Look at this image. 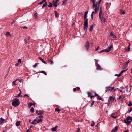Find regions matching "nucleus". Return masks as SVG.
I'll return each mask as SVG.
<instances>
[{"instance_id": "nucleus-1", "label": "nucleus", "mask_w": 132, "mask_h": 132, "mask_svg": "<svg viewBox=\"0 0 132 132\" xmlns=\"http://www.w3.org/2000/svg\"><path fill=\"white\" fill-rule=\"evenodd\" d=\"M90 1L92 2L93 5L92 8L94 9V10L95 13H97L98 12L99 9V6H98V2H95V0H90Z\"/></svg>"}, {"instance_id": "nucleus-2", "label": "nucleus", "mask_w": 132, "mask_h": 132, "mask_svg": "<svg viewBox=\"0 0 132 132\" xmlns=\"http://www.w3.org/2000/svg\"><path fill=\"white\" fill-rule=\"evenodd\" d=\"M102 9L101 7H100L99 9V18L102 22L105 23L107 21L105 18L104 16H102Z\"/></svg>"}, {"instance_id": "nucleus-3", "label": "nucleus", "mask_w": 132, "mask_h": 132, "mask_svg": "<svg viewBox=\"0 0 132 132\" xmlns=\"http://www.w3.org/2000/svg\"><path fill=\"white\" fill-rule=\"evenodd\" d=\"M20 104V102L19 99L15 98L14 99L12 102V105L15 107H16L19 106Z\"/></svg>"}, {"instance_id": "nucleus-4", "label": "nucleus", "mask_w": 132, "mask_h": 132, "mask_svg": "<svg viewBox=\"0 0 132 132\" xmlns=\"http://www.w3.org/2000/svg\"><path fill=\"white\" fill-rule=\"evenodd\" d=\"M123 121L124 123L126 124L127 125H129L132 121L131 117L130 116H128L126 118L124 119Z\"/></svg>"}, {"instance_id": "nucleus-5", "label": "nucleus", "mask_w": 132, "mask_h": 132, "mask_svg": "<svg viewBox=\"0 0 132 132\" xmlns=\"http://www.w3.org/2000/svg\"><path fill=\"white\" fill-rule=\"evenodd\" d=\"M111 86L112 85H111L110 86L107 87L105 88V93L108 91H110L111 92L114 89V87H111Z\"/></svg>"}, {"instance_id": "nucleus-6", "label": "nucleus", "mask_w": 132, "mask_h": 132, "mask_svg": "<svg viewBox=\"0 0 132 132\" xmlns=\"http://www.w3.org/2000/svg\"><path fill=\"white\" fill-rule=\"evenodd\" d=\"M114 98L112 96H110L108 100V104H109L112 103V101L114 100Z\"/></svg>"}, {"instance_id": "nucleus-7", "label": "nucleus", "mask_w": 132, "mask_h": 132, "mask_svg": "<svg viewBox=\"0 0 132 132\" xmlns=\"http://www.w3.org/2000/svg\"><path fill=\"white\" fill-rule=\"evenodd\" d=\"M95 64L96 66L97 67L96 68V69L97 70H103L102 69L100 66L99 64L98 63L97 61L95 62Z\"/></svg>"}, {"instance_id": "nucleus-8", "label": "nucleus", "mask_w": 132, "mask_h": 132, "mask_svg": "<svg viewBox=\"0 0 132 132\" xmlns=\"http://www.w3.org/2000/svg\"><path fill=\"white\" fill-rule=\"evenodd\" d=\"M84 30L86 31L88 27V22L86 21L84 22Z\"/></svg>"}, {"instance_id": "nucleus-9", "label": "nucleus", "mask_w": 132, "mask_h": 132, "mask_svg": "<svg viewBox=\"0 0 132 132\" xmlns=\"http://www.w3.org/2000/svg\"><path fill=\"white\" fill-rule=\"evenodd\" d=\"M85 47L87 51H88L90 47V43L88 41H87L86 42Z\"/></svg>"}, {"instance_id": "nucleus-10", "label": "nucleus", "mask_w": 132, "mask_h": 132, "mask_svg": "<svg viewBox=\"0 0 132 132\" xmlns=\"http://www.w3.org/2000/svg\"><path fill=\"white\" fill-rule=\"evenodd\" d=\"M88 13V11H87L85 12L84 14V21H87L88 22V19L87 18V14Z\"/></svg>"}, {"instance_id": "nucleus-11", "label": "nucleus", "mask_w": 132, "mask_h": 132, "mask_svg": "<svg viewBox=\"0 0 132 132\" xmlns=\"http://www.w3.org/2000/svg\"><path fill=\"white\" fill-rule=\"evenodd\" d=\"M95 96H97V98L98 100H100L101 101H104V99L103 98H101L98 95V94H97L96 92H95Z\"/></svg>"}, {"instance_id": "nucleus-12", "label": "nucleus", "mask_w": 132, "mask_h": 132, "mask_svg": "<svg viewBox=\"0 0 132 132\" xmlns=\"http://www.w3.org/2000/svg\"><path fill=\"white\" fill-rule=\"evenodd\" d=\"M36 114L38 115H42L44 113V112L41 111L36 110Z\"/></svg>"}, {"instance_id": "nucleus-13", "label": "nucleus", "mask_w": 132, "mask_h": 132, "mask_svg": "<svg viewBox=\"0 0 132 132\" xmlns=\"http://www.w3.org/2000/svg\"><path fill=\"white\" fill-rule=\"evenodd\" d=\"M59 0H53V2H55L53 4V5L54 6H58V2Z\"/></svg>"}, {"instance_id": "nucleus-14", "label": "nucleus", "mask_w": 132, "mask_h": 132, "mask_svg": "<svg viewBox=\"0 0 132 132\" xmlns=\"http://www.w3.org/2000/svg\"><path fill=\"white\" fill-rule=\"evenodd\" d=\"M55 2H53V1H52V3L50 2V4L48 6V7H52V6L54 7H56L57 6H54L53 5V4Z\"/></svg>"}, {"instance_id": "nucleus-15", "label": "nucleus", "mask_w": 132, "mask_h": 132, "mask_svg": "<svg viewBox=\"0 0 132 132\" xmlns=\"http://www.w3.org/2000/svg\"><path fill=\"white\" fill-rule=\"evenodd\" d=\"M113 47V45H111L110 46H109L108 48L106 50H107L108 52L110 51L112 48Z\"/></svg>"}, {"instance_id": "nucleus-16", "label": "nucleus", "mask_w": 132, "mask_h": 132, "mask_svg": "<svg viewBox=\"0 0 132 132\" xmlns=\"http://www.w3.org/2000/svg\"><path fill=\"white\" fill-rule=\"evenodd\" d=\"M5 119L1 117L0 118V125H2L4 122Z\"/></svg>"}, {"instance_id": "nucleus-17", "label": "nucleus", "mask_w": 132, "mask_h": 132, "mask_svg": "<svg viewBox=\"0 0 132 132\" xmlns=\"http://www.w3.org/2000/svg\"><path fill=\"white\" fill-rule=\"evenodd\" d=\"M110 36L113 37V38H116L117 37L115 35H114L113 34L112 32H111L110 34Z\"/></svg>"}, {"instance_id": "nucleus-18", "label": "nucleus", "mask_w": 132, "mask_h": 132, "mask_svg": "<svg viewBox=\"0 0 132 132\" xmlns=\"http://www.w3.org/2000/svg\"><path fill=\"white\" fill-rule=\"evenodd\" d=\"M58 127V126H56L55 127H53L51 129V130L53 131H55L56 130L57 128Z\"/></svg>"}, {"instance_id": "nucleus-19", "label": "nucleus", "mask_w": 132, "mask_h": 132, "mask_svg": "<svg viewBox=\"0 0 132 132\" xmlns=\"http://www.w3.org/2000/svg\"><path fill=\"white\" fill-rule=\"evenodd\" d=\"M39 59L41 60V61L43 63H44L45 64H47V62L45 61H44V59L42 58L41 57H39Z\"/></svg>"}, {"instance_id": "nucleus-20", "label": "nucleus", "mask_w": 132, "mask_h": 132, "mask_svg": "<svg viewBox=\"0 0 132 132\" xmlns=\"http://www.w3.org/2000/svg\"><path fill=\"white\" fill-rule=\"evenodd\" d=\"M117 130V126H116L115 128L114 129H113L111 131V132H116Z\"/></svg>"}, {"instance_id": "nucleus-21", "label": "nucleus", "mask_w": 132, "mask_h": 132, "mask_svg": "<svg viewBox=\"0 0 132 132\" xmlns=\"http://www.w3.org/2000/svg\"><path fill=\"white\" fill-rule=\"evenodd\" d=\"M80 89V88L79 87H77L76 88H74L73 89V91L75 92L77 90H78Z\"/></svg>"}, {"instance_id": "nucleus-22", "label": "nucleus", "mask_w": 132, "mask_h": 132, "mask_svg": "<svg viewBox=\"0 0 132 132\" xmlns=\"http://www.w3.org/2000/svg\"><path fill=\"white\" fill-rule=\"evenodd\" d=\"M36 120H37L36 119H34L31 122V123L34 125L36 124L37 122H36Z\"/></svg>"}, {"instance_id": "nucleus-23", "label": "nucleus", "mask_w": 132, "mask_h": 132, "mask_svg": "<svg viewBox=\"0 0 132 132\" xmlns=\"http://www.w3.org/2000/svg\"><path fill=\"white\" fill-rule=\"evenodd\" d=\"M54 12L55 14V16L56 17H58L59 16V15L58 14L57 11H54Z\"/></svg>"}, {"instance_id": "nucleus-24", "label": "nucleus", "mask_w": 132, "mask_h": 132, "mask_svg": "<svg viewBox=\"0 0 132 132\" xmlns=\"http://www.w3.org/2000/svg\"><path fill=\"white\" fill-rule=\"evenodd\" d=\"M94 24L93 25H92L90 27V28L89 29V30L90 31H92L93 29V27L94 26Z\"/></svg>"}, {"instance_id": "nucleus-25", "label": "nucleus", "mask_w": 132, "mask_h": 132, "mask_svg": "<svg viewBox=\"0 0 132 132\" xmlns=\"http://www.w3.org/2000/svg\"><path fill=\"white\" fill-rule=\"evenodd\" d=\"M67 0H63V1L62 3V5H65L66 3V2Z\"/></svg>"}, {"instance_id": "nucleus-26", "label": "nucleus", "mask_w": 132, "mask_h": 132, "mask_svg": "<svg viewBox=\"0 0 132 132\" xmlns=\"http://www.w3.org/2000/svg\"><path fill=\"white\" fill-rule=\"evenodd\" d=\"M105 52L107 53H108L107 50H106V49H104V50H102L101 51H100L99 52V53H102L103 52Z\"/></svg>"}, {"instance_id": "nucleus-27", "label": "nucleus", "mask_w": 132, "mask_h": 132, "mask_svg": "<svg viewBox=\"0 0 132 132\" xmlns=\"http://www.w3.org/2000/svg\"><path fill=\"white\" fill-rule=\"evenodd\" d=\"M21 92H20L17 95V97H22V96L21 95Z\"/></svg>"}, {"instance_id": "nucleus-28", "label": "nucleus", "mask_w": 132, "mask_h": 132, "mask_svg": "<svg viewBox=\"0 0 132 132\" xmlns=\"http://www.w3.org/2000/svg\"><path fill=\"white\" fill-rule=\"evenodd\" d=\"M46 0H43L42 1L39 2L38 4L39 5H41L44 2H46Z\"/></svg>"}, {"instance_id": "nucleus-29", "label": "nucleus", "mask_w": 132, "mask_h": 132, "mask_svg": "<svg viewBox=\"0 0 132 132\" xmlns=\"http://www.w3.org/2000/svg\"><path fill=\"white\" fill-rule=\"evenodd\" d=\"M15 124L16 126H19L20 125V121H17L16 122Z\"/></svg>"}, {"instance_id": "nucleus-30", "label": "nucleus", "mask_w": 132, "mask_h": 132, "mask_svg": "<svg viewBox=\"0 0 132 132\" xmlns=\"http://www.w3.org/2000/svg\"><path fill=\"white\" fill-rule=\"evenodd\" d=\"M47 5V2H45V3L43 4L42 8V9L44 8Z\"/></svg>"}, {"instance_id": "nucleus-31", "label": "nucleus", "mask_w": 132, "mask_h": 132, "mask_svg": "<svg viewBox=\"0 0 132 132\" xmlns=\"http://www.w3.org/2000/svg\"><path fill=\"white\" fill-rule=\"evenodd\" d=\"M30 111V112L32 113H33L34 112V109L33 107H32L31 108Z\"/></svg>"}, {"instance_id": "nucleus-32", "label": "nucleus", "mask_w": 132, "mask_h": 132, "mask_svg": "<svg viewBox=\"0 0 132 132\" xmlns=\"http://www.w3.org/2000/svg\"><path fill=\"white\" fill-rule=\"evenodd\" d=\"M130 44L129 43V45L127 46V50L128 51V52L129 51H130Z\"/></svg>"}, {"instance_id": "nucleus-33", "label": "nucleus", "mask_w": 132, "mask_h": 132, "mask_svg": "<svg viewBox=\"0 0 132 132\" xmlns=\"http://www.w3.org/2000/svg\"><path fill=\"white\" fill-rule=\"evenodd\" d=\"M48 61L50 63V64H51V65H52L53 64L54 62L52 60H48Z\"/></svg>"}, {"instance_id": "nucleus-34", "label": "nucleus", "mask_w": 132, "mask_h": 132, "mask_svg": "<svg viewBox=\"0 0 132 132\" xmlns=\"http://www.w3.org/2000/svg\"><path fill=\"white\" fill-rule=\"evenodd\" d=\"M132 111V107H130L128 111V113H130Z\"/></svg>"}, {"instance_id": "nucleus-35", "label": "nucleus", "mask_w": 132, "mask_h": 132, "mask_svg": "<svg viewBox=\"0 0 132 132\" xmlns=\"http://www.w3.org/2000/svg\"><path fill=\"white\" fill-rule=\"evenodd\" d=\"M42 121V119H39L36 122L37 123H38L41 122Z\"/></svg>"}, {"instance_id": "nucleus-36", "label": "nucleus", "mask_w": 132, "mask_h": 132, "mask_svg": "<svg viewBox=\"0 0 132 132\" xmlns=\"http://www.w3.org/2000/svg\"><path fill=\"white\" fill-rule=\"evenodd\" d=\"M87 93L88 94V97H89L91 95V93L89 92H87Z\"/></svg>"}, {"instance_id": "nucleus-37", "label": "nucleus", "mask_w": 132, "mask_h": 132, "mask_svg": "<svg viewBox=\"0 0 132 132\" xmlns=\"http://www.w3.org/2000/svg\"><path fill=\"white\" fill-rule=\"evenodd\" d=\"M40 72L46 75H47V73H46L45 71H42Z\"/></svg>"}, {"instance_id": "nucleus-38", "label": "nucleus", "mask_w": 132, "mask_h": 132, "mask_svg": "<svg viewBox=\"0 0 132 132\" xmlns=\"http://www.w3.org/2000/svg\"><path fill=\"white\" fill-rule=\"evenodd\" d=\"M125 13V12L124 11L121 10L120 13L121 14H123Z\"/></svg>"}, {"instance_id": "nucleus-39", "label": "nucleus", "mask_w": 132, "mask_h": 132, "mask_svg": "<svg viewBox=\"0 0 132 132\" xmlns=\"http://www.w3.org/2000/svg\"><path fill=\"white\" fill-rule=\"evenodd\" d=\"M111 117L114 118H116L117 117V116H114L113 115V114L112 113L111 114Z\"/></svg>"}, {"instance_id": "nucleus-40", "label": "nucleus", "mask_w": 132, "mask_h": 132, "mask_svg": "<svg viewBox=\"0 0 132 132\" xmlns=\"http://www.w3.org/2000/svg\"><path fill=\"white\" fill-rule=\"evenodd\" d=\"M30 39V37L28 36V39H27L26 40V43H28L29 42V40Z\"/></svg>"}, {"instance_id": "nucleus-41", "label": "nucleus", "mask_w": 132, "mask_h": 132, "mask_svg": "<svg viewBox=\"0 0 132 132\" xmlns=\"http://www.w3.org/2000/svg\"><path fill=\"white\" fill-rule=\"evenodd\" d=\"M94 102H95V101H92V102L91 104V105L90 106V107H92L94 105Z\"/></svg>"}, {"instance_id": "nucleus-42", "label": "nucleus", "mask_w": 132, "mask_h": 132, "mask_svg": "<svg viewBox=\"0 0 132 132\" xmlns=\"http://www.w3.org/2000/svg\"><path fill=\"white\" fill-rule=\"evenodd\" d=\"M127 70V69H126L124 70H123L121 71L120 72V73L121 74H122L123 73L125 72Z\"/></svg>"}, {"instance_id": "nucleus-43", "label": "nucleus", "mask_w": 132, "mask_h": 132, "mask_svg": "<svg viewBox=\"0 0 132 132\" xmlns=\"http://www.w3.org/2000/svg\"><path fill=\"white\" fill-rule=\"evenodd\" d=\"M33 105V104L32 103H29L28 105V106L29 107H31Z\"/></svg>"}, {"instance_id": "nucleus-44", "label": "nucleus", "mask_w": 132, "mask_h": 132, "mask_svg": "<svg viewBox=\"0 0 132 132\" xmlns=\"http://www.w3.org/2000/svg\"><path fill=\"white\" fill-rule=\"evenodd\" d=\"M92 123L91 124V126L92 127H93L95 123L94 121H92Z\"/></svg>"}, {"instance_id": "nucleus-45", "label": "nucleus", "mask_w": 132, "mask_h": 132, "mask_svg": "<svg viewBox=\"0 0 132 132\" xmlns=\"http://www.w3.org/2000/svg\"><path fill=\"white\" fill-rule=\"evenodd\" d=\"M16 80H18L20 82H22L23 81V80L22 79H16Z\"/></svg>"}, {"instance_id": "nucleus-46", "label": "nucleus", "mask_w": 132, "mask_h": 132, "mask_svg": "<svg viewBox=\"0 0 132 132\" xmlns=\"http://www.w3.org/2000/svg\"><path fill=\"white\" fill-rule=\"evenodd\" d=\"M55 111H58L59 112L60 111V110L59 108H57L55 109Z\"/></svg>"}, {"instance_id": "nucleus-47", "label": "nucleus", "mask_w": 132, "mask_h": 132, "mask_svg": "<svg viewBox=\"0 0 132 132\" xmlns=\"http://www.w3.org/2000/svg\"><path fill=\"white\" fill-rule=\"evenodd\" d=\"M21 59H19L18 60V63H21Z\"/></svg>"}, {"instance_id": "nucleus-48", "label": "nucleus", "mask_w": 132, "mask_h": 132, "mask_svg": "<svg viewBox=\"0 0 132 132\" xmlns=\"http://www.w3.org/2000/svg\"><path fill=\"white\" fill-rule=\"evenodd\" d=\"M132 105V102H130L128 104V106H130Z\"/></svg>"}, {"instance_id": "nucleus-49", "label": "nucleus", "mask_w": 132, "mask_h": 132, "mask_svg": "<svg viewBox=\"0 0 132 132\" xmlns=\"http://www.w3.org/2000/svg\"><path fill=\"white\" fill-rule=\"evenodd\" d=\"M121 74L120 73H119L118 74H116L115 75V76H117L118 77H119L121 75Z\"/></svg>"}, {"instance_id": "nucleus-50", "label": "nucleus", "mask_w": 132, "mask_h": 132, "mask_svg": "<svg viewBox=\"0 0 132 132\" xmlns=\"http://www.w3.org/2000/svg\"><path fill=\"white\" fill-rule=\"evenodd\" d=\"M17 81L16 80V79L15 80H14L13 82V83L14 84V85H16V84L15 82Z\"/></svg>"}, {"instance_id": "nucleus-51", "label": "nucleus", "mask_w": 132, "mask_h": 132, "mask_svg": "<svg viewBox=\"0 0 132 132\" xmlns=\"http://www.w3.org/2000/svg\"><path fill=\"white\" fill-rule=\"evenodd\" d=\"M34 17L36 18H37V14L36 13H35L34 14Z\"/></svg>"}, {"instance_id": "nucleus-52", "label": "nucleus", "mask_w": 132, "mask_h": 132, "mask_svg": "<svg viewBox=\"0 0 132 132\" xmlns=\"http://www.w3.org/2000/svg\"><path fill=\"white\" fill-rule=\"evenodd\" d=\"M129 62H130V61L129 60H128L127 61H126L125 63V64H126V65H127L128 64V63Z\"/></svg>"}, {"instance_id": "nucleus-53", "label": "nucleus", "mask_w": 132, "mask_h": 132, "mask_svg": "<svg viewBox=\"0 0 132 132\" xmlns=\"http://www.w3.org/2000/svg\"><path fill=\"white\" fill-rule=\"evenodd\" d=\"M37 63H35V64L33 65V67L35 68L36 67V66H37Z\"/></svg>"}, {"instance_id": "nucleus-54", "label": "nucleus", "mask_w": 132, "mask_h": 132, "mask_svg": "<svg viewBox=\"0 0 132 132\" xmlns=\"http://www.w3.org/2000/svg\"><path fill=\"white\" fill-rule=\"evenodd\" d=\"M117 89L119 91L121 92H122V90H120L118 88H117Z\"/></svg>"}, {"instance_id": "nucleus-55", "label": "nucleus", "mask_w": 132, "mask_h": 132, "mask_svg": "<svg viewBox=\"0 0 132 132\" xmlns=\"http://www.w3.org/2000/svg\"><path fill=\"white\" fill-rule=\"evenodd\" d=\"M80 131V129L79 128L78 129L76 132H79Z\"/></svg>"}, {"instance_id": "nucleus-56", "label": "nucleus", "mask_w": 132, "mask_h": 132, "mask_svg": "<svg viewBox=\"0 0 132 132\" xmlns=\"http://www.w3.org/2000/svg\"><path fill=\"white\" fill-rule=\"evenodd\" d=\"M15 21H15L14 20H13V21H12V22L11 23V24H13L14 23H15Z\"/></svg>"}, {"instance_id": "nucleus-57", "label": "nucleus", "mask_w": 132, "mask_h": 132, "mask_svg": "<svg viewBox=\"0 0 132 132\" xmlns=\"http://www.w3.org/2000/svg\"><path fill=\"white\" fill-rule=\"evenodd\" d=\"M122 98V96H119V98H118V99H120Z\"/></svg>"}, {"instance_id": "nucleus-58", "label": "nucleus", "mask_w": 132, "mask_h": 132, "mask_svg": "<svg viewBox=\"0 0 132 132\" xmlns=\"http://www.w3.org/2000/svg\"><path fill=\"white\" fill-rule=\"evenodd\" d=\"M124 132H129V130L127 129L126 130H125Z\"/></svg>"}, {"instance_id": "nucleus-59", "label": "nucleus", "mask_w": 132, "mask_h": 132, "mask_svg": "<svg viewBox=\"0 0 132 132\" xmlns=\"http://www.w3.org/2000/svg\"><path fill=\"white\" fill-rule=\"evenodd\" d=\"M22 28L24 29H27V27H26V26H24L23 27H22Z\"/></svg>"}, {"instance_id": "nucleus-60", "label": "nucleus", "mask_w": 132, "mask_h": 132, "mask_svg": "<svg viewBox=\"0 0 132 132\" xmlns=\"http://www.w3.org/2000/svg\"><path fill=\"white\" fill-rule=\"evenodd\" d=\"M97 13H95V11H94H94H92V12L91 14H94V13L96 14Z\"/></svg>"}, {"instance_id": "nucleus-61", "label": "nucleus", "mask_w": 132, "mask_h": 132, "mask_svg": "<svg viewBox=\"0 0 132 132\" xmlns=\"http://www.w3.org/2000/svg\"><path fill=\"white\" fill-rule=\"evenodd\" d=\"M99 48V46H98L96 48V49L95 50L96 51H97V50H98V48Z\"/></svg>"}, {"instance_id": "nucleus-62", "label": "nucleus", "mask_w": 132, "mask_h": 132, "mask_svg": "<svg viewBox=\"0 0 132 132\" xmlns=\"http://www.w3.org/2000/svg\"><path fill=\"white\" fill-rule=\"evenodd\" d=\"M33 127V126L32 125H31V126H30L29 127V129H30V128H31Z\"/></svg>"}, {"instance_id": "nucleus-63", "label": "nucleus", "mask_w": 132, "mask_h": 132, "mask_svg": "<svg viewBox=\"0 0 132 132\" xmlns=\"http://www.w3.org/2000/svg\"><path fill=\"white\" fill-rule=\"evenodd\" d=\"M39 117L40 118H42L43 117V116H39Z\"/></svg>"}, {"instance_id": "nucleus-64", "label": "nucleus", "mask_w": 132, "mask_h": 132, "mask_svg": "<svg viewBox=\"0 0 132 132\" xmlns=\"http://www.w3.org/2000/svg\"><path fill=\"white\" fill-rule=\"evenodd\" d=\"M19 65L18 63H16L15 64V65L16 66H17Z\"/></svg>"}]
</instances>
